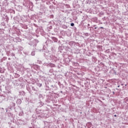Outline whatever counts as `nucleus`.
I'll list each match as a JSON object with an SVG mask.
<instances>
[{"instance_id":"1","label":"nucleus","mask_w":128,"mask_h":128,"mask_svg":"<svg viewBox=\"0 0 128 128\" xmlns=\"http://www.w3.org/2000/svg\"><path fill=\"white\" fill-rule=\"evenodd\" d=\"M70 26H74V24L72 23V24H70Z\"/></svg>"},{"instance_id":"3","label":"nucleus","mask_w":128,"mask_h":128,"mask_svg":"<svg viewBox=\"0 0 128 128\" xmlns=\"http://www.w3.org/2000/svg\"><path fill=\"white\" fill-rule=\"evenodd\" d=\"M114 116L116 117V115H114Z\"/></svg>"},{"instance_id":"2","label":"nucleus","mask_w":128,"mask_h":128,"mask_svg":"<svg viewBox=\"0 0 128 128\" xmlns=\"http://www.w3.org/2000/svg\"><path fill=\"white\" fill-rule=\"evenodd\" d=\"M100 28H104V27H100Z\"/></svg>"}]
</instances>
